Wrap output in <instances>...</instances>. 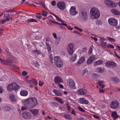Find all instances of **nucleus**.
Here are the masks:
<instances>
[{"instance_id": "40", "label": "nucleus", "mask_w": 120, "mask_h": 120, "mask_svg": "<svg viewBox=\"0 0 120 120\" xmlns=\"http://www.w3.org/2000/svg\"><path fill=\"white\" fill-rule=\"evenodd\" d=\"M56 99L61 104H63L64 103L63 101L62 100L59 98H56Z\"/></svg>"}, {"instance_id": "63", "label": "nucleus", "mask_w": 120, "mask_h": 120, "mask_svg": "<svg viewBox=\"0 0 120 120\" xmlns=\"http://www.w3.org/2000/svg\"><path fill=\"white\" fill-rule=\"evenodd\" d=\"M22 74L24 75H26L27 74V73L25 71H23L22 72Z\"/></svg>"}, {"instance_id": "33", "label": "nucleus", "mask_w": 120, "mask_h": 120, "mask_svg": "<svg viewBox=\"0 0 120 120\" xmlns=\"http://www.w3.org/2000/svg\"><path fill=\"white\" fill-rule=\"evenodd\" d=\"M96 70L98 71L101 73H103L104 71V68H101L100 67L97 68Z\"/></svg>"}, {"instance_id": "42", "label": "nucleus", "mask_w": 120, "mask_h": 120, "mask_svg": "<svg viewBox=\"0 0 120 120\" xmlns=\"http://www.w3.org/2000/svg\"><path fill=\"white\" fill-rule=\"evenodd\" d=\"M60 41V38H57L56 39V40L55 41V43L58 44Z\"/></svg>"}, {"instance_id": "5", "label": "nucleus", "mask_w": 120, "mask_h": 120, "mask_svg": "<svg viewBox=\"0 0 120 120\" xmlns=\"http://www.w3.org/2000/svg\"><path fill=\"white\" fill-rule=\"evenodd\" d=\"M119 102L116 100H115L111 102L110 105L111 108L113 109H117L119 106Z\"/></svg>"}, {"instance_id": "45", "label": "nucleus", "mask_w": 120, "mask_h": 120, "mask_svg": "<svg viewBox=\"0 0 120 120\" xmlns=\"http://www.w3.org/2000/svg\"><path fill=\"white\" fill-rule=\"evenodd\" d=\"M89 58L93 61L95 59V56L93 55L91 56Z\"/></svg>"}, {"instance_id": "7", "label": "nucleus", "mask_w": 120, "mask_h": 120, "mask_svg": "<svg viewBox=\"0 0 120 120\" xmlns=\"http://www.w3.org/2000/svg\"><path fill=\"white\" fill-rule=\"evenodd\" d=\"M22 117L25 119H30L31 117V114L28 112H24L22 113Z\"/></svg>"}, {"instance_id": "3", "label": "nucleus", "mask_w": 120, "mask_h": 120, "mask_svg": "<svg viewBox=\"0 0 120 120\" xmlns=\"http://www.w3.org/2000/svg\"><path fill=\"white\" fill-rule=\"evenodd\" d=\"M80 19L81 20L86 21L88 18L87 12L85 11L81 10L79 13Z\"/></svg>"}, {"instance_id": "23", "label": "nucleus", "mask_w": 120, "mask_h": 120, "mask_svg": "<svg viewBox=\"0 0 120 120\" xmlns=\"http://www.w3.org/2000/svg\"><path fill=\"white\" fill-rule=\"evenodd\" d=\"M13 90L15 91L17 90L19 88V86L15 83H13Z\"/></svg>"}, {"instance_id": "14", "label": "nucleus", "mask_w": 120, "mask_h": 120, "mask_svg": "<svg viewBox=\"0 0 120 120\" xmlns=\"http://www.w3.org/2000/svg\"><path fill=\"white\" fill-rule=\"evenodd\" d=\"M85 58L84 56L81 57L79 60L78 62L76 64L77 66H78L83 63L85 60Z\"/></svg>"}, {"instance_id": "61", "label": "nucleus", "mask_w": 120, "mask_h": 120, "mask_svg": "<svg viewBox=\"0 0 120 120\" xmlns=\"http://www.w3.org/2000/svg\"><path fill=\"white\" fill-rule=\"evenodd\" d=\"M34 52L36 53H37V54H39L40 53V51L37 50H34Z\"/></svg>"}, {"instance_id": "24", "label": "nucleus", "mask_w": 120, "mask_h": 120, "mask_svg": "<svg viewBox=\"0 0 120 120\" xmlns=\"http://www.w3.org/2000/svg\"><path fill=\"white\" fill-rule=\"evenodd\" d=\"M111 116L113 117L114 120H115L118 117V116L117 114V112L115 111H114L112 113Z\"/></svg>"}, {"instance_id": "32", "label": "nucleus", "mask_w": 120, "mask_h": 120, "mask_svg": "<svg viewBox=\"0 0 120 120\" xmlns=\"http://www.w3.org/2000/svg\"><path fill=\"white\" fill-rule=\"evenodd\" d=\"M5 51L6 52L8 56H12V54L9 51V49L7 48H6L5 49Z\"/></svg>"}, {"instance_id": "31", "label": "nucleus", "mask_w": 120, "mask_h": 120, "mask_svg": "<svg viewBox=\"0 0 120 120\" xmlns=\"http://www.w3.org/2000/svg\"><path fill=\"white\" fill-rule=\"evenodd\" d=\"M53 92L57 96H61L62 95L61 93L59 90H55Z\"/></svg>"}, {"instance_id": "16", "label": "nucleus", "mask_w": 120, "mask_h": 120, "mask_svg": "<svg viewBox=\"0 0 120 120\" xmlns=\"http://www.w3.org/2000/svg\"><path fill=\"white\" fill-rule=\"evenodd\" d=\"M56 83H58L60 82H62L63 81L61 78L58 76H56L54 79Z\"/></svg>"}, {"instance_id": "1", "label": "nucleus", "mask_w": 120, "mask_h": 120, "mask_svg": "<svg viewBox=\"0 0 120 120\" xmlns=\"http://www.w3.org/2000/svg\"><path fill=\"white\" fill-rule=\"evenodd\" d=\"M22 102L24 105L28 108H33L35 107L38 103L37 99L35 98H28Z\"/></svg>"}, {"instance_id": "44", "label": "nucleus", "mask_w": 120, "mask_h": 120, "mask_svg": "<svg viewBox=\"0 0 120 120\" xmlns=\"http://www.w3.org/2000/svg\"><path fill=\"white\" fill-rule=\"evenodd\" d=\"M47 12L45 10L43 11L42 15L45 16H47Z\"/></svg>"}, {"instance_id": "51", "label": "nucleus", "mask_w": 120, "mask_h": 120, "mask_svg": "<svg viewBox=\"0 0 120 120\" xmlns=\"http://www.w3.org/2000/svg\"><path fill=\"white\" fill-rule=\"evenodd\" d=\"M88 72V70L87 69H86L83 70L82 71V74L83 75L85 74Z\"/></svg>"}, {"instance_id": "37", "label": "nucleus", "mask_w": 120, "mask_h": 120, "mask_svg": "<svg viewBox=\"0 0 120 120\" xmlns=\"http://www.w3.org/2000/svg\"><path fill=\"white\" fill-rule=\"evenodd\" d=\"M92 76L95 79H97L100 77V75L98 74H94L92 75Z\"/></svg>"}, {"instance_id": "38", "label": "nucleus", "mask_w": 120, "mask_h": 120, "mask_svg": "<svg viewBox=\"0 0 120 120\" xmlns=\"http://www.w3.org/2000/svg\"><path fill=\"white\" fill-rule=\"evenodd\" d=\"M64 117L66 119L70 120L71 119V117L70 115L68 114H65L64 115Z\"/></svg>"}, {"instance_id": "26", "label": "nucleus", "mask_w": 120, "mask_h": 120, "mask_svg": "<svg viewBox=\"0 0 120 120\" xmlns=\"http://www.w3.org/2000/svg\"><path fill=\"white\" fill-rule=\"evenodd\" d=\"M10 98L11 100L13 102L15 101L16 100V98L15 95L12 94H10Z\"/></svg>"}, {"instance_id": "29", "label": "nucleus", "mask_w": 120, "mask_h": 120, "mask_svg": "<svg viewBox=\"0 0 120 120\" xmlns=\"http://www.w3.org/2000/svg\"><path fill=\"white\" fill-rule=\"evenodd\" d=\"M20 94L22 96H26L28 94V92L26 90H22L21 91Z\"/></svg>"}, {"instance_id": "41", "label": "nucleus", "mask_w": 120, "mask_h": 120, "mask_svg": "<svg viewBox=\"0 0 120 120\" xmlns=\"http://www.w3.org/2000/svg\"><path fill=\"white\" fill-rule=\"evenodd\" d=\"M93 61L89 58L87 60V64H90Z\"/></svg>"}, {"instance_id": "64", "label": "nucleus", "mask_w": 120, "mask_h": 120, "mask_svg": "<svg viewBox=\"0 0 120 120\" xmlns=\"http://www.w3.org/2000/svg\"><path fill=\"white\" fill-rule=\"evenodd\" d=\"M59 87L61 88H63L64 86L63 85L61 84H60L58 83V84Z\"/></svg>"}, {"instance_id": "8", "label": "nucleus", "mask_w": 120, "mask_h": 120, "mask_svg": "<svg viewBox=\"0 0 120 120\" xmlns=\"http://www.w3.org/2000/svg\"><path fill=\"white\" fill-rule=\"evenodd\" d=\"M105 66L107 67H109L112 66L113 68L115 67L117 65L116 63L114 61H110L107 62L105 63Z\"/></svg>"}, {"instance_id": "39", "label": "nucleus", "mask_w": 120, "mask_h": 120, "mask_svg": "<svg viewBox=\"0 0 120 120\" xmlns=\"http://www.w3.org/2000/svg\"><path fill=\"white\" fill-rule=\"evenodd\" d=\"M29 21L30 22H36L37 21L35 19H29L27 20V21Z\"/></svg>"}, {"instance_id": "28", "label": "nucleus", "mask_w": 120, "mask_h": 120, "mask_svg": "<svg viewBox=\"0 0 120 120\" xmlns=\"http://www.w3.org/2000/svg\"><path fill=\"white\" fill-rule=\"evenodd\" d=\"M13 83L9 84L7 87V90L10 91L13 90Z\"/></svg>"}, {"instance_id": "47", "label": "nucleus", "mask_w": 120, "mask_h": 120, "mask_svg": "<svg viewBox=\"0 0 120 120\" xmlns=\"http://www.w3.org/2000/svg\"><path fill=\"white\" fill-rule=\"evenodd\" d=\"M0 61L2 63L4 64H7V62L6 61L4 60H2V59H1V60Z\"/></svg>"}, {"instance_id": "13", "label": "nucleus", "mask_w": 120, "mask_h": 120, "mask_svg": "<svg viewBox=\"0 0 120 120\" xmlns=\"http://www.w3.org/2000/svg\"><path fill=\"white\" fill-rule=\"evenodd\" d=\"M74 46L73 44H69L68 46L67 49H68L69 53L70 54H72L73 52V48L74 47Z\"/></svg>"}, {"instance_id": "10", "label": "nucleus", "mask_w": 120, "mask_h": 120, "mask_svg": "<svg viewBox=\"0 0 120 120\" xmlns=\"http://www.w3.org/2000/svg\"><path fill=\"white\" fill-rule=\"evenodd\" d=\"M76 101L79 103L81 104H87L89 103V101L83 98H81L79 99H77L76 100Z\"/></svg>"}, {"instance_id": "21", "label": "nucleus", "mask_w": 120, "mask_h": 120, "mask_svg": "<svg viewBox=\"0 0 120 120\" xmlns=\"http://www.w3.org/2000/svg\"><path fill=\"white\" fill-rule=\"evenodd\" d=\"M13 56L12 55V56H8L6 59H5L7 62L9 63H11L12 61H13Z\"/></svg>"}, {"instance_id": "2", "label": "nucleus", "mask_w": 120, "mask_h": 120, "mask_svg": "<svg viewBox=\"0 0 120 120\" xmlns=\"http://www.w3.org/2000/svg\"><path fill=\"white\" fill-rule=\"evenodd\" d=\"M90 15L92 19H96L99 18L100 16L99 10L95 7L92 8L90 11Z\"/></svg>"}, {"instance_id": "15", "label": "nucleus", "mask_w": 120, "mask_h": 120, "mask_svg": "<svg viewBox=\"0 0 120 120\" xmlns=\"http://www.w3.org/2000/svg\"><path fill=\"white\" fill-rule=\"evenodd\" d=\"M49 40L47 39L46 41V46L47 49L48 50V52L49 53L51 52V45L49 44Z\"/></svg>"}, {"instance_id": "4", "label": "nucleus", "mask_w": 120, "mask_h": 120, "mask_svg": "<svg viewBox=\"0 0 120 120\" xmlns=\"http://www.w3.org/2000/svg\"><path fill=\"white\" fill-rule=\"evenodd\" d=\"M54 61L55 64L58 67H61L63 65V62L61 59L60 57L55 56L54 58Z\"/></svg>"}, {"instance_id": "58", "label": "nucleus", "mask_w": 120, "mask_h": 120, "mask_svg": "<svg viewBox=\"0 0 120 120\" xmlns=\"http://www.w3.org/2000/svg\"><path fill=\"white\" fill-rule=\"evenodd\" d=\"M52 15H53L55 17H56V18L57 19H59V20L60 21H62L63 22L64 21H63L62 20H61V19H60L59 18L58 16H56V15H55L54 14H52Z\"/></svg>"}, {"instance_id": "56", "label": "nucleus", "mask_w": 120, "mask_h": 120, "mask_svg": "<svg viewBox=\"0 0 120 120\" xmlns=\"http://www.w3.org/2000/svg\"><path fill=\"white\" fill-rule=\"evenodd\" d=\"M78 109L80 111L84 112L85 111V110H84L82 107H78Z\"/></svg>"}, {"instance_id": "60", "label": "nucleus", "mask_w": 120, "mask_h": 120, "mask_svg": "<svg viewBox=\"0 0 120 120\" xmlns=\"http://www.w3.org/2000/svg\"><path fill=\"white\" fill-rule=\"evenodd\" d=\"M75 29L81 32H82V30L81 29L76 26H75Z\"/></svg>"}, {"instance_id": "27", "label": "nucleus", "mask_w": 120, "mask_h": 120, "mask_svg": "<svg viewBox=\"0 0 120 120\" xmlns=\"http://www.w3.org/2000/svg\"><path fill=\"white\" fill-rule=\"evenodd\" d=\"M103 63V61L101 60H98L95 62L94 63V66H96L97 65H99L102 64Z\"/></svg>"}, {"instance_id": "52", "label": "nucleus", "mask_w": 120, "mask_h": 120, "mask_svg": "<svg viewBox=\"0 0 120 120\" xmlns=\"http://www.w3.org/2000/svg\"><path fill=\"white\" fill-rule=\"evenodd\" d=\"M6 21H7L6 19H3L0 21V23L1 24H3L6 22Z\"/></svg>"}, {"instance_id": "11", "label": "nucleus", "mask_w": 120, "mask_h": 120, "mask_svg": "<svg viewBox=\"0 0 120 120\" xmlns=\"http://www.w3.org/2000/svg\"><path fill=\"white\" fill-rule=\"evenodd\" d=\"M105 3L107 5L110 7H113L116 6V4H114L112 1L108 0H105Z\"/></svg>"}, {"instance_id": "19", "label": "nucleus", "mask_w": 120, "mask_h": 120, "mask_svg": "<svg viewBox=\"0 0 120 120\" xmlns=\"http://www.w3.org/2000/svg\"><path fill=\"white\" fill-rule=\"evenodd\" d=\"M30 111L35 116H37L39 114V111L37 109H30Z\"/></svg>"}, {"instance_id": "17", "label": "nucleus", "mask_w": 120, "mask_h": 120, "mask_svg": "<svg viewBox=\"0 0 120 120\" xmlns=\"http://www.w3.org/2000/svg\"><path fill=\"white\" fill-rule=\"evenodd\" d=\"M78 52H79L80 54L81 55H85L87 52V49L86 48H84L80 51L79 50Z\"/></svg>"}, {"instance_id": "36", "label": "nucleus", "mask_w": 120, "mask_h": 120, "mask_svg": "<svg viewBox=\"0 0 120 120\" xmlns=\"http://www.w3.org/2000/svg\"><path fill=\"white\" fill-rule=\"evenodd\" d=\"M34 64L35 65V67L38 68H39L40 65L39 64L38 62L35 61L34 62Z\"/></svg>"}, {"instance_id": "48", "label": "nucleus", "mask_w": 120, "mask_h": 120, "mask_svg": "<svg viewBox=\"0 0 120 120\" xmlns=\"http://www.w3.org/2000/svg\"><path fill=\"white\" fill-rule=\"evenodd\" d=\"M113 81L116 82H118L119 80V79L116 77H114L113 79Z\"/></svg>"}, {"instance_id": "62", "label": "nucleus", "mask_w": 120, "mask_h": 120, "mask_svg": "<svg viewBox=\"0 0 120 120\" xmlns=\"http://www.w3.org/2000/svg\"><path fill=\"white\" fill-rule=\"evenodd\" d=\"M109 40H111L112 41H115V39L112 38H111L109 37L108 38Z\"/></svg>"}, {"instance_id": "54", "label": "nucleus", "mask_w": 120, "mask_h": 120, "mask_svg": "<svg viewBox=\"0 0 120 120\" xmlns=\"http://www.w3.org/2000/svg\"><path fill=\"white\" fill-rule=\"evenodd\" d=\"M51 4L53 6H55L56 4V1L55 0H53L52 1Z\"/></svg>"}, {"instance_id": "57", "label": "nucleus", "mask_w": 120, "mask_h": 120, "mask_svg": "<svg viewBox=\"0 0 120 120\" xmlns=\"http://www.w3.org/2000/svg\"><path fill=\"white\" fill-rule=\"evenodd\" d=\"M44 84L43 82V81H39V85L40 86H42Z\"/></svg>"}, {"instance_id": "12", "label": "nucleus", "mask_w": 120, "mask_h": 120, "mask_svg": "<svg viewBox=\"0 0 120 120\" xmlns=\"http://www.w3.org/2000/svg\"><path fill=\"white\" fill-rule=\"evenodd\" d=\"M68 84L71 88L72 89H75V88L74 82L72 79H70L68 82Z\"/></svg>"}, {"instance_id": "49", "label": "nucleus", "mask_w": 120, "mask_h": 120, "mask_svg": "<svg viewBox=\"0 0 120 120\" xmlns=\"http://www.w3.org/2000/svg\"><path fill=\"white\" fill-rule=\"evenodd\" d=\"M106 47L108 48L110 47L112 49H113L114 48V46L110 44L107 45Z\"/></svg>"}, {"instance_id": "6", "label": "nucleus", "mask_w": 120, "mask_h": 120, "mask_svg": "<svg viewBox=\"0 0 120 120\" xmlns=\"http://www.w3.org/2000/svg\"><path fill=\"white\" fill-rule=\"evenodd\" d=\"M109 23L113 26H116L118 24L117 20L115 18H112L109 19L108 20Z\"/></svg>"}, {"instance_id": "53", "label": "nucleus", "mask_w": 120, "mask_h": 120, "mask_svg": "<svg viewBox=\"0 0 120 120\" xmlns=\"http://www.w3.org/2000/svg\"><path fill=\"white\" fill-rule=\"evenodd\" d=\"M75 59V55L73 56H72V57L71 58L70 60L71 61L73 62L74 61Z\"/></svg>"}, {"instance_id": "46", "label": "nucleus", "mask_w": 120, "mask_h": 120, "mask_svg": "<svg viewBox=\"0 0 120 120\" xmlns=\"http://www.w3.org/2000/svg\"><path fill=\"white\" fill-rule=\"evenodd\" d=\"M101 44L102 46L104 45L106 47L107 45L106 42L105 41L101 43Z\"/></svg>"}, {"instance_id": "30", "label": "nucleus", "mask_w": 120, "mask_h": 120, "mask_svg": "<svg viewBox=\"0 0 120 120\" xmlns=\"http://www.w3.org/2000/svg\"><path fill=\"white\" fill-rule=\"evenodd\" d=\"M99 85L101 86V88H103L105 86L103 84L104 83V81H98Z\"/></svg>"}, {"instance_id": "34", "label": "nucleus", "mask_w": 120, "mask_h": 120, "mask_svg": "<svg viewBox=\"0 0 120 120\" xmlns=\"http://www.w3.org/2000/svg\"><path fill=\"white\" fill-rule=\"evenodd\" d=\"M94 47L93 45H91L89 50V52L91 54L92 53Z\"/></svg>"}, {"instance_id": "22", "label": "nucleus", "mask_w": 120, "mask_h": 120, "mask_svg": "<svg viewBox=\"0 0 120 120\" xmlns=\"http://www.w3.org/2000/svg\"><path fill=\"white\" fill-rule=\"evenodd\" d=\"M111 11L112 12L114 15H120V12L117 10L112 9L111 10Z\"/></svg>"}, {"instance_id": "20", "label": "nucleus", "mask_w": 120, "mask_h": 120, "mask_svg": "<svg viewBox=\"0 0 120 120\" xmlns=\"http://www.w3.org/2000/svg\"><path fill=\"white\" fill-rule=\"evenodd\" d=\"M70 12L72 16L75 15V7H71L70 10Z\"/></svg>"}, {"instance_id": "25", "label": "nucleus", "mask_w": 120, "mask_h": 120, "mask_svg": "<svg viewBox=\"0 0 120 120\" xmlns=\"http://www.w3.org/2000/svg\"><path fill=\"white\" fill-rule=\"evenodd\" d=\"M77 92L79 94L81 95H85L86 93L84 90L81 89H79V90Z\"/></svg>"}, {"instance_id": "50", "label": "nucleus", "mask_w": 120, "mask_h": 120, "mask_svg": "<svg viewBox=\"0 0 120 120\" xmlns=\"http://www.w3.org/2000/svg\"><path fill=\"white\" fill-rule=\"evenodd\" d=\"M59 109L61 110V111H64L65 110L64 108L61 106H60L59 107Z\"/></svg>"}, {"instance_id": "35", "label": "nucleus", "mask_w": 120, "mask_h": 120, "mask_svg": "<svg viewBox=\"0 0 120 120\" xmlns=\"http://www.w3.org/2000/svg\"><path fill=\"white\" fill-rule=\"evenodd\" d=\"M4 15V17L6 18V19H7V21H9L10 19V18H9V14L5 13Z\"/></svg>"}, {"instance_id": "59", "label": "nucleus", "mask_w": 120, "mask_h": 120, "mask_svg": "<svg viewBox=\"0 0 120 120\" xmlns=\"http://www.w3.org/2000/svg\"><path fill=\"white\" fill-rule=\"evenodd\" d=\"M52 20H49V21L47 23L48 24L51 25L53 24L52 22Z\"/></svg>"}, {"instance_id": "18", "label": "nucleus", "mask_w": 120, "mask_h": 120, "mask_svg": "<svg viewBox=\"0 0 120 120\" xmlns=\"http://www.w3.org/2000/svg\"><path fill=\"white\" fill-rule=\"evenodd\" d=\"M27 83H30L32 84H33L36 85H37L38 83L36 79H32L31 80H28L26 82Z\"/></svg>"}, {"instance_id": "9", "label": "nucleus", "mask_w": 120, "mask_h": 120, "mask_svg": "<svg viewBox=\"0 0 120 120\" xmlns=\"http://www.w3.org/2000/svg\"><path fill=\"white\" fill-rule=\"evenodd\" d=\"M57 7L59 9L61 10H64L65 8V3L62 2H59L57 4Z\"/></svg>"}, {"instance_id": "55", "label": "nucleus", "mask_w": 120, "mask_h": 120, "mask_svg": "<svg viewBox=\"0 0 120 120\" xmlns=\"http://www.w3.org/2000/svg\"><path fill=\"white\" fill-rule=\"evenodd\" d=\"M39 4H40V5L42 6V7L43 8H45V6L43 2L40 1L39 2Z\"/></svg>"}, {"instance_id": "43", "label": "nucleus", "mask_w": 120, "mask_h": 120, "mask_svg": "<svg viewBox=\"0 0 120 120\" xmlns=\"http://www.w3.org/2000/svg\"><path fill=\"white\" fill-rule=\"evenodd\" d=\"M100 39L101 40L100 42L101 43L103 42L104 41H105L106 40V39L104 38H103L102 37H100Z\"/></svg>"}]
</instances>
